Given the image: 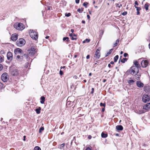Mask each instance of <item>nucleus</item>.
Here are the masks:
<instances>
[{
  "label": "nucleus",
  "instance_id": "f257e3e1",
  "mask_svg": "<svg viewBox=\"0 0 150 150\" xmlns=\"http://www.w3.org/2000/svg\"><path fill=\"white\" fill-rule=\"evenodd\" d=\"M29 34L31 38L33 40H36L38 38V33L35 30L30 29L29 31Z\"/></svg>",
  "mask_w": 150,
  "mask_h": 150
},
{
  "label": "nucleus",
  "instance_id": "f03ea898",
  "mask_svg": "<svg viewBox=\"0 0 150 150\" xmlns=\"http://www.w3.org/2000/svg\"><path fill=\"white\" fill-rule=\"evenodd\" d=\"M129 71L130 74L132 75H135L138 74L139 72V69L137 68L136 66H132L129 69Z\"/></svg>",
  "mask_w": 150,
  "mask_h": 150
},
{
  "label": "nucleus",
  "instance_id": "7ed1b4c3",
  "mask_svg": "<svg viewBox=\"0 0 150 150\" xmlns=\"http://www.w3.org/2000/svg\"><path fill=\"white\" fill-rule=\"evenodd\" d=\"M25 43V41L23 38H20L16 42V44L18 46L21 47L24 45Z\"/></svg>",
  "mask_w": 150,
  "mask_h": 150
},
{
  "label": "nucleus",
  "instance_id": "20e7f679",
  "mask_svg": "<svg viewBox=\"0 0 150 150\" xmlns=\"http://www.w3.org/2000/svg\"><path fill=\"white\" fill-rule=\"evenodd\" d=\"M17 25H14V28L19 30H22L24 28V27L23 24L21 23H17Z\"/></svg>",
  "mask_w": 150,
  "mask_h": 150
},
{
  "label": "nucleus",
  "instance_id": "39448f33",
  "mask_svg": "<svg viewBox=\"0 0 150 150\" xmlns=\"http://www.w3.org/2000/svg\"><path fill=\"white\" fill-rule=\"evenodd\" d=\"M8 74L6 73H4L2 75L1 77V79L4 82H7L8 80Z\"/></svg>",
  "mask_w": 150,
  "mask_h": 150
},
{
  "label": "nucleus",
  "instance_id": "423d86ee",
  "mask_svg": "<svg viewBox=\"0 0 150 150\" xmlns=\"http://www.w3.org/2000/svg\"><path fill=\"white\" fill-rule=\"evenodd\" d=\"M142 100L144 103H147L150 100V97L148 95L145 94L142 97Z\"/></svg>",
  "mask_w": 150,
  "mask_h": 150
},
{
  "label": "nucleus",
  "instance_id": "0eeeda50",
  "mask_svg": "<svg viewBox=\"0 0 150 150\" xmlns=\"http://www.w3.org/2000/svg\"><path fill=\"white\" fill-rule=\"evenodd\" d=\"M10 71L11 74L13 76H17L19 73L18 70L17 69L14 68L11 69Z\"/></svg>",
  "mask_w": 150,
  "mask_h": 150
},
{
  "label": "nucleus",
  "instance_id": "6e6552de",
  "mask_svg": "<svg viewBox=\"0 0 150 150\" xmlns=\"http://www.w3.org/2000/svg\"><path fill=\"white\" fill-rule=\"evenodd\" d=\"M149 62L147 60H143L141 63V65L142 67L143 68L146 67L149 65Z\"/></svg>",
  "mask_w": 150,
  "mask_h": 150
},
{
  "label": "nucleus",
  "instance_id": "1a4fd4ad",
  "mask_svg": "<svg viewBox=\"0 0 150 150\" xmlns=\"http://www.w3.org/2000/svg\"><path fill=\"white\" fill-rule=\"evenodd\" d=\"M35 49L33 47H31L28 50V53L30 55H33L35 53Z\"/></svg>",
  "mask_w": 150,
  "mask_h": 150
},
{
  "label": "nucleus",
  "instance_id": "9d476101",
  "mask_svg": "<svg viewBox=\"0 0 150 150\" xmlns=\"http://www.w3.org/2000/svg\"><path fill=\"white\" fill-rule=\"evenodd\" d=\"M7 59L10 61H11L13 59V55L12 53L10 52H8L7 53Z\"/></svg>",
  "mask_w": 150,
  "mask_h": 150
},
{
  "label": "nucleus",
  "instance_id": "9b49d317",
  "mask_svg": "<svg viewBox=\"0 0 150 150\" xmlns=\"http://www.w3.org/2000/svg\"><path fill=\"white\" fill-rule=\"evenodd\" d=\"M100 50L98 49L95 52L94 57L96 59H98L100 57Z\"/></svg>",
  "mask_w": 150,
  "mask_h": 150
},
{
  "label": "nucleus",
  "instance_id": "f8f14e48",
  "mask_svg": "<svg viewBox=\"0 0 150 150\" xmlns=\"http://www.w3.org/2000/svg\"><path fill=\"white\" fill-rule=\"evenodd\" d=\"M18 35L15 33L13 34L11 37V38L12 40L16 41L18 39Z\"/></svg>",
  "mask_w": 150,
  "mask_h": 150
},
{
  "label": "nucleus",
  "instance_id": "ddd939ff",
  "mask_svg": "<svg viewBox=\"0 0 150 150\" xmlns=\"http://www.w3.org/2000/svg\"><path fill=\"white\" fill-rule=\"evenodd\" d=\"M136 85L139 88H142L144 85V84L140 81H137L136 82Z\"/></svg>",
  "mask_w": 150,
  "mask_h": 150
},
{
  "label": "nucleus",
  "instance_id": "4468645a",
  "mask_svg": "<svg viewBox=\"0 0 150 150\" xmlns=\"http://www.w3.org/2000/svg\"><path fill=\"white\" fill-rule=\"evenodd\" d=\"M23 52L22 50L19 48H17L14 50V53L16 54L18 53H21Z\"/></svg>",
  "mask_w": 150,
  "mask_h": 150
},
{
  "label": "nucleus",
  "instance_id": "2eb2a0df",
  "mask_svg": "<svg viewBox=\"0 0 150 150\" xmlns=\"http://www.w3.org/2000/svg\"><path fill=\"white\" fill-rule=\"evenodd\" d=\"M21 58V59H25L27 60V61H28V59H29L30 58L27 54H24L22 56Z\"/></svg>",
  "mask_w": 150,
  "mask_h": 150
},
{
  "label": "nucleus",
  "instance_id": "dca6fc26",
  "mask_svg": "<svg viewBox=\"0 0 150 150\" xmlns=\"http://www.w3.org/2000/svg\"><path fill=\"white\" fill-rule=\"evenodd\" d=\"M143 109L145 110H148L150 109V103H147L144 106Z\"/></svg>",
  "mask_w": 150,
  "mask_h": 150
},
{
  "label": "nucleus",
  "instance_id": "f3484780",
  "mask_svg": "<svg viewBox=\"0 0 150 150\" xmlns=\"http://www.w3.org/2000/svg\"><path fill=\"white\" fill-rule=\"evenodd\" d=\"M116 129L117 131H122L123 129V128L122 125H118L116 126Z\"/></svg>",
  "mask_w": 150,
  "mask_h": 150
},
{
  "label": "nucleus",
  "instance_id": "a211bd4d",
  "mask_svg": "<svg viewBox=\"0 0 150 150\" xmlns=\"http://www.w3.org/2000/svg\"><path fill=\"white\" fill-rule=\"evenodd\" d=\"M41 100L40 101V103L41 104H44V102L45 101V98L44 96H42L40 98Z\"/></svg>",
  "mask_w": 150,
  "mask_h": 150
},
{
  "label": "nucleus",
  "instance_id": "6ab92c4d",
  "mask_svg": "<svg viewBox=\"0 0 150 150\" xmlns=\"http://www.w3.org/2000/svg\"><path fill=\"white\" fill-rule=\"evenodd\" d=\"M134 64L135 66H136L137 68L138 69L140 67V65L139 64V63L137 61L134 62Z\"/></svg>",
  "mask_w": 150,
  "mask_h": 150
},
{
  "label": "nucleus",
  "instance_id": "aec40b11",
  "mask_svg": "<svg viewBox=\"0 0 150 150\" xmlns=\"http://www.w3.org/2000/svg\"><path fill=\"white\" fill-rule=\"evenodd\" d=\"M41 110V108L39 107L38 108L36 109L35 111L37 114H39L40 113Z\"/></svg>",
  "mask_w": 150,
  "mask_h": 150
},
{
  "label": "nucleus",
  "instance_id": "412c9836",
  "mask_svg": "<svg viewBox=\"0 0 150 150\" xmlns=\"http://www.w3.org/2000/svg\"><path fill=\"white\" fill-rule=\"evenodd\" d=\"M101 137L103 138H105L108 136V134H105L103 132H102L101 134Z\"/></svg>",
  "mask_w": 150,
  "mask_h": 150
},
{
  "label": "nucleus",
  "instance_id": "4be33fe9",
  "mask_svg": "<svg viewBox=\"0 0 150 150\" xmlns=\"http://www.w3.org/2000/svg\"><path fill=\"white\" fill-rule=\"evenodd\" d=\"M149 4L148 3H146L144 5V8H145L146 11H147L149 9Z\"/></svg>",
  "mask_w": 150,
  "mask_h": 150
},
{
  "label": "nucleus",
  "instance_id": "5701e85b",
  "mask_svg": "<svg viewBox=\"0 0 150 150\" xmlns=\"http://www.w3.org/2000/svg\"><path fill=\"white\" fill-rule=\"evenodd\" d=\"M65 145V144L63 143L59 146L58 147V148L60 149H62L64 147Z\"/></svg>",
  "mask_w": 150,
  "mask_h": 150
},
{
  "label": "nucleus",
  "instance_id": "b1692460",
  "mask_svg": "<svg viewBox=\"0 0 150 150\" xmlns=\"http://www.w3.org/2000/svg\"><path fill=\"white\" fill-rule=\"evenodd\" d=\"M5 85L1 82H0V90H1L5 87Z\"/></svg>",
  "mask_w": 150,
  "mask_h": 150
},
{
  "label": "nucleus",
  "instance_id": "393cba45",
  "mask_svg": "<svg viewBox=\"0 0 150 150\" xmlns=\"http://www.w3.org/2000/svg\"><path fill=\"white\" fill-rule=\"evenodd\" d=\"M135 78L137 80H138L140 78L141 74L139 73L135 75Z\"/></svg>",
  "mask_w": 150,
  "mask_h": 150
},
{
  "label": "nucleus",
  "instance_id": "a878e982",
  "mask_svg": "<svg viewBox=\"0 0 150 150\" xmlns=\"http://www.w3.org/2000/svg\"><path fill=\"white\" fill-rule=\"evenodd\" d=\"M119 39H117L116 41L115 42L114 44L113 45V47H115L117 45V44L119 43Z\"/></svg>",
  "mask_w": 150,
  "mask_h": 150
},
{
  "label": "nucleus",
  "instance_id": "bb28decb",
  "mask_svg": "<svg viewBox=\"0 0 150 150\" xmlns=\"http://www.w3.org/2000/svg\"><path fill=\"white\" fill-rule=\"evenodd\" d=\"M127 59L126 58H124L123 59H121L120 62L122 63H125V62L127 61Z\"/></svg>",
  "mask_w": 150,
  "mask_h": 150
},
{
  "label": "nucleus",
  "instance_id": "cd10ccee",
  "mask_svg": "<svg viewBox=\"0 0 150 150\" xmlns=\"http://www.w3.org/2000/svg\"><path fill=\"white\" fill-rule=\"evenodd\" d=\"M63 41H65L66 40V41L67 42H69L70 41L69 37H64L63 39Z\"/></svg>",
  "mask_w": 150,
  "mask_h": 150
},
{
  "label": "nucleus",
  "instance_id": "c85d7f7f",
  "mask_svg": "<svg viewBox=\"0 0 150 150\" xmlns=\"http://www.w3.org/2000/svg\"><path fill=\"white\" fill-rule=\"evenodd\" d=\"M113 50V49H112L110 50V51L107 52V54L105 56V57H107L111 53Z\"/></svg>",
  "mask_w": 150,
  "mask_h": 150
},
{
  "label": "nucleus",
  "instance_id": "c756f323",
  "mask_svg": "<svg viewBox=\"0 0 150 150\" xmlns=\"http://www.w3.org/2000/svg\"><path fill=\"white\" fill-rule=\"evenodd\" d=\"M104 33V31L103 30H101L99 31V36L101 37Z\"/></svg>",
  "mask_w": 150,
  "mask_h": 150
},
{
  "label": "nucleus",
  "instance_id": "7c9ffc66",
  "mask_svg": "<svg viewBox=\"0 0 150 150\" xmlns=\"http://www.w3.org/2000/svg\"><path fill=\"white\" fill-rule=\"evenodd\" d=\"M134 82V81L133 80H129L128 81V83L130 85L132 84Z\"/></svg>",
  "mask_w": 150,
  "mask_h": 150
},
{
  "label": "nucleus",
  "instance_id": "2f4dec72",
  "mask_svg": "<svg viewBox=\"0 0 150 150\" xmlns=\"http://www.w3.org/2000/svg\"><path fill=\"white\" fill-rule=\"evenodd\" d=\"M119 56L118 55H116L114 57V62H116L118 59Z\"/></svg>",
  "mask_w": 150,
  "mask_h": 150
},
{
  "label": "nucleus",
  "instance_id": "473e14b6",
  "mask_svg": "<svg viewBox=\"0 0 150 150\" xmlns=\"http://www.w3.org/2000/svg\"><path fill=\"white\" fill-rule=\"evenodd\" d=\"M44 129V127H41L39 129V132L40 133H41L42 132V131H43Z\"/></svg>",
  "mask_w": 150,
  "mask_h": 150
},
{
  "label": "nucleus",
  "instance_id": "72a5a7b5",
  "mask_svg": "<svg viewBox=\"0 0 150 150\" xmlns=\"http://www.w3.org/2000/svg\"><path fill=\"white\" fill-rule=\"evenodd\" d=\"M70 88L71 89H73L74 90H75L76 89L75 86L73 84H72L71 85Z\"/></svg>",
  "mask_w": 150,
  "mask_h": 150
},
{
  "label": "nucleus",
  "instance_id": "f704fd0d",
  "mask_svg": "<svg viewBox=\"0 0 150 150\" xmlns=\"http://www.w3.org/2000/svg\"><path fill=\"white\" fill-rule=\"evenodd\" d=\"M88 4V2H84L83 4V6H84L85 7V8H87V5Z\"/></svg>",
  "mask_w": 150,
  "mask_h": 150
},
{
  "label": "nucleus",
  "instance_id": "c9c22d12",
  "mask_svg": "<svg viewBox=\"0 0 150 150\" xmlns=\"http://www.w3.org/2000/svg\"><path fill=\"white\" fill-rule=\"evenodd\" d=\"M34 150H41V149L39 146H36L34 148Z\"/></svg>",
  "mask_w": 150,
  "mask_h": 150
},
{
  "label": "nucleus",
  "instance_id": "e433bc0d",
  "mask_svg": "<svg viewBox=\"0 0 150 150\" xmlns=\"http://www.w3.org/2000/svg\"><path fill=\"white\" fill-rule=\"evenodd\" d=\"M129 74H130V72L129 71V69L126 71L125 73V74L127 76Z\"/></svg>",
  "mask_w": 150,
  "mask_h": 150
},
{
  "label": "nucleus",
  "instance_id": "4c0bfd02",
  "mask_svg": "<svg viewBox=\"0 0 150 150\" xmlns=\"http://www.w3.org/2000/svg\"><path fill=\"white\" fill-rule=\"evenodd\" d=\"M134 7L136 8L137 11H139L141 10V8L140 7H138L136 6H134Z\"/></svg>",
  "mask_w": 150,
  "mask_h": 150
},
{
  "label": "nucleus",
  "instance_id": "58836bf2",
  "mask_svg": "<svg viewBox=\"0 0 150 150\" xmlns=\"http://www.w3.org/2000/svg\"><path fill=\"white\" fill-rule=\"evenodd\" d=\"M105 105L106 104L105 103H100V106H103L105 107Z\"/></svg>",
  "mask_w": 150,
  "mask_h": 150
},
{
  "label": "nucleus",
  "instance_id": "ea45409f",
  "mask_svg": "<svg viewBox=\"0 0 150 150\" xmlns=\"http://www.w3.org/2000/svg\"><path fill=\"white\" fill-rule=\"evenodd\" d=\"M71 15V13H65V16L66 17H69Z\"/></svg>",
  "mask_w": 150,
  "mask_h": 150
},
{
  "label": "nucleus",
  "instance_id": "a19ab883",
  "mask_svg": "<svg viewBox=\"0 0 150 150\" xmlns=\"http://www.w3.org/2000/svg\"><path fill=\"white\" fill-rule=\"evenodd\" d=\"M99 65V64H97V63H96L94 64H93V67H98Z\"/></svg>",
  "mask_w": 150,
  "mask_h": 150
},
{
  "label": "nucleus",
  "instance_id": "79ce46f5",
  "mask_svg": "<svg viewBox=\"0 0 150 150\" xmlns=\"http://www.w3.org/2000/svg\"><path fill=\"white\" fill-rule=\"evenodd\" d=\"M127 14V11H125L122 13V15L123 16H125Z\"/></svg>",
  "mask_w": 150,
  "mask_h": 150
},
{
  "label": "nucleus",
  "instance_id": "37998d69",
  "mask_svg": "<svg viewBox=\"0 0 150 150\" xmlns=\"http://www.w3.org/2000/svg\"><path fill=\"white\" fill-rule=\"evenodd\" d=\"M3 57L0 56V63H1L3 61Z\"/></svg>",
  "mask_w": 150,
  "mask_h": 150
},
{
  "label": "nucleus",
  "instance_id": "c03bdc74",
  "mask_svg": "<svg viewBox=\"0 0 150 150\" xmlns=\"http://www.w3.org/2000/svg\"><path fill=\"white\" fill-rule=\"evenodd\" d=\"M59 73L61 75H62L63 74V71L61 70H60Z\"/></svg>",
  "mask_w": 150,
  "mask_h": 150
},
{
  "label": "nucleus",
  "instance_id": "a18cd8bd",
  "mask_svg": "<svg viewBox=\"0 0 150 150\" xmlns=\"http://www.w3.org/2000/svg\"><path fill=\"white\" fill-rule=\"evenodd\" d=\"M91 93L92 94H93V93L94 92V88H92V89H91Z\"/></svg>",
  "mask_w": 150,
  "mask_h": 150
},
{
  "label": "nucleus",
  "instance_id": "49530a36",
  "mask_svg": "<svg viewBox=\"0 0 150 150\" xmlns=\"http://www.w3.org/2000/svg\"><path fill=\"white\" fill-rule=\"evenodd\" d=\"M71 102L70 101H68L67 103V105H70V103H71Z\"/></svg>",
  "mask_w": 150,
  "mask_h": 150
},
{
  "label": "nucleus",
  "instance_id": "de8ad7c7",
  "mask_svg": "<svg viewBox=\"0 0 150 150\" xmlns=\"http://www.w3.org/2000/svg\"><path fill=\"white\" fill-rule=\"evenodd\" d=\"M3 68V66L2 64H0V71Z\"/></svg>",
  "mask_w": 150,
  "mask_h": 150
},
{
  "label": "nucleus",
  "instance_id": "09e8293b",
  "mask_svg": "<svg viewBox=\"0 0 150 150\" xmlns=\"http://www.w3.org/2000/svg\"><path fill=\"white\" fill-rule=\"evenodd\" d=\"M128 56V54L127 53H125L124 54V57H126Z\"/></svg>",
  "mask_w": 150,
  "mask_h": 150
},
{
  "label": "nucleus",
  "instance_id": "8fccbe9b",
  "mask_svg": "<svg viewBox=\"0 0 150 150\" xmlns=\"http://www.w3.org/2000/svg\"><path fill=\"white\" fill-rule=\"evenodd\" d=\"M90 41V39H86L85 40V41H86V42H87V43L89 42Z\"/></svg>",
  "mask_w": 150,
  "mask_h": 150
},
{
  "label": "nucleus",
  "instance_id": "3c124183",
  "mask_svg": "<svg viewBox=\"0 0 150 150\" xmlns=\"http://www.w3.org/2000/svg\"><path fill=\"white\" fill-rule=\"evenodd\" d=\"M135 5L136 6V5L138 6L139 5L138 2L137 1H135L134 3Z\"/></svg>",
  "mask_w": 150,
  "mask_h": 150
},
{
  "label": "nucleus",
  "instance_id": "603ef678",
  "mask_svg": "<svg viewBox=\"0 0 150 150\" xmlns=\"http://www.w3.org/2000/svg\"><path fill=\"white\" fill-rule=\"evenodd\" d=\"M77 11L78 12H79L80 13H82V12H81V9L80 8H78L77 10Z\"/></svg>",
  "mask_w": 150,
  "mask_h": 150
},
{
  "label": "nucleus",
  "instance_id": "864d4df0",
  "mask_svg": "<svg viewBox=\"0 0 150 150\" xmlns=\"http://www.w3.org/2000/svg\"><path fill=\"white\" fill-rule=\"evenodd\" d=\"M77 38H74L73 37H72L71 38V39L72 40H77Z\"/></svg>",
  "mask_w": 150,
  "mask_h": 150
},
{
  "label": "nucleus",
  "instance_id": "5fc2aeb1",
  "mask_svg": "<svg viewBox=\"0 0 150 150\" xmlns=\"http://www.w3.org/2000/svg\"><path fill=\"white\" fill-rule=\"evenodd\" d=\"M80 0H75V2L76 4H78Z\"/></svg>",
  "mask_w": 150,
  "mask_h": 150
},
{
  "label": "nucleus",
  "instance_id": "6e6d98bb",
  "mask_svg": "<svg viewBox=\"0 0 150 150\" xmlns=\"http://www.w3.org/2000/svg\"><path fill=\"white\" fill-rule=\"evenodd\" d=\"M92 138V136L91 135H89L88 136V138L89 139H91Z\"/></svg>",
  "mask_w": 150,
  "mask_h": 150
},
{
  "label": "nucleus",
  "instance_id": "4d7b16f0",
  "mask_svg": "<svg viewBox=\"0 0 150 150\" xmlns=\"http://www.w3.org/2000/svg\"><path fill=\"white\" fill-rule=\"evenodd\" d=\"M90 55L88 54V55L87 56H86V58L87 59H89L90 58Z\"/></svg>",
  "mask_w": 150,
  "mask_h": 150
},
{
  "label": "nucleus",
  "instance_id": "13d9d810",
  "mask_svg": "<svg viewBox=\"0 0 150 150\" xmlns=\"http://www.w3.org/2000/svg\"><path fill=\"white\" fill-rule=\"evenodd\" d=\"M147 40L149 42H150V36H149L147 39Z\"/></svg>",
  "mask_w": 150,
  "mask_h": 150
},
{
  "label": "nucleus",
  "instance_id": "bf43d9fd",
  "mask_svg": "<svg viewBox=\"0 0 150 150\" xmlns=\"http://www.w3.org/2000/svg\"><path fill=\"white\" fill-rule=\"evenodd\" d=\"M87 17L88 20H89L90 18V16L89 15H87Z\"/></svg>",
  "mask_w": 150,
  "mask_h": 150
},
{
  "label": "nucleus",
  "instance_id": "052dcab7",
  "mask_svg": "<svg viewBox=\"0 0 150 150\" xmlns=\"http://www.w3.org/2000/svg\"><path fill=\"white\" fill-rule=\"evenodd\" d=\"M116 4V7H118V8H120V6H119V5L118 4Z\"/></svg>",
  "mask_w": 150,
  "mask_h": 150
},
{
  "label": "nucleus",
  "instance_id": "680f3d73",
  "mask_svg": "<svg viewBox=\"0 0 150 150\" xmlns=\"http://www.w3.org/2000/svg\"><path fill=\"white\" fill-rule=\"evenodd\" d=\"M137 15H139L140 14V12L139 11H137Z\"/></svg>",
  "mask_w": 150,
  "mask_h": 150
},
{
  "label": "nucleus",
  "instance_id": "e2e57ef3",
  "mask_svg": "<svg viewBox=\"0 0 150 150\" xmlns=\"http://www.w3.org/2000/svg\"><path fill=\"white\" fill-rule=\"evenodd\" d=\"M105 110V108H103L102 109V112H103Z\"/></svg>",
  "mask_w": 150,
  "mask_h": 150
},
{
  "label": "nucleus",
  "instance_id": "0e129e2a",
  "mask_svg": "<svg viewBox=\"0 0 150 150\" xmlns=\"http://www.w3.org/2000/svg\"><path fill=\"white\" fill-rule=\"evenodd\" d=\"M80 9H81V12H82L83 11L84 8L83 7H81V8Z\"/></svg>",
  "mask_w": 150,
  "mask_h": 150
},
{
  "label": "nucleus",
  "instance_id": "69168bd1",
  "mask_svg": "<svg viewBox=\"0 0 150 150\" xmlns=\"http://www.w3.org/2000/svg\"><path fill=\"white\" fill-rule=\"evenodd\" d=\"M17 58L18 59H20V58L21 59V56H19V55H18V56H17Z\"/></svg>",
  "mask_w": 150,
  "mask_h": 150
},
{
  "label": "nucleus",
  "instance_id": "338daca9",
  "mask_svg": "<svg viewBox=\"0 0 150 150\" xmlns=\"http://www.w3.org/2000/svg\"><path fill=\"white\" fill-rule=\"evenodd\" d=\"M85 150H91V149L90 148L88 147L86 148Z\"/></svg>",
  "mask_w": 150,
  "mask_h": 150
},
{
  "label": "nucleus",
  "instance_id": "774afa93",
  "mask_svg": "<svg viewBox=\"0 0 150 150\" xmlns=\"http://www.w3.org/2000/svg\"><path fill=\"white\" fill-rule=\"evenodd\" d=\"M66 68V66H63V67L62 66L60 67V69H62V68Z\"/></svg>",
  "mask_w": 150,
  "mask_h": 150
}]
</instances>
